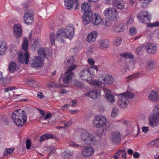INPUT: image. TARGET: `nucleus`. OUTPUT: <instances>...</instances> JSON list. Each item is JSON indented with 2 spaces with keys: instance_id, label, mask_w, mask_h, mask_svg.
<instances>
[{
  "instance_id": "1",
  "label": "nucleus",
  "mask_w": 159,
  "mask_h": 159,
  "mask_svg": "<svg viewBox=\"0 0 159 159\" xmlns=\"http://www.w3.org/2000/svg\"><path fill=\"white\" fill-rule=\"evenodd\" d=\"M82 11L84 12L82 16L83 22L85 25L89 23L91 21L96 25H98L102 21L101 16L98 13L92 14L90 11V4L87 2L83 3L81 6Z\"/></svg>"
},
{
  "instance_id": "2",
  "label": "nucleus",
  "mask_w": 159,
  "mask_h": 159,
  "mask_svg": "<svg viewBox=\"0 0 159 159\" xmlns=\"http://www.w3.org/2000/svg\"><path fill=\"white\" fill-rule=\"evenodd\" d=\"M11 118L14 124L18 127H22L26 122L27 117L26 112L21 109L14 111Z\"/></svg>"
},
{
  "instance_id": "3",
  "label": "nucleus",
  "mask_w": 159,
  "mask_h": 159,
  "mask_svg": "<svg viewBox=\"0 0 159 159\" xmlns=\"http://www.w3.org/2000/svg\"><path fill=\"white\" fill-rule=\"evenodd\" d=\"M75 62V60L72 56L70 59L67 61V62L69 64L70 63L71 65L68 67L66 71L65 72L64 77L62 79L63 83L65 84L68 83L70 82L72 79L74 75V73L73 71L76 68V66L75 65H72Z\"/></svg>"
},
{
  "instance_id": "4",
  "label": "nucleus",
  "mask_w": 159,
  "mask_h": 159,
  "mask_svg": "<svg viewBox=\"0 0 159 159\" xmlns=\"http://www.w3.org/2000/svg\"><path fill=\"white\" fill-rule=\"evenodd\" d=\"M22 48L25 51L24 57L22 53H20L18 55V60L20 63L23 64L25 62V64L27 65L29 63V54L28 52V41L27 38H25L23 39Z\"/></svg>"
},
{
  "instance_id": "5",
  "label": "nucleus",
  "mask_w": 159,
  "mask_h": 159,
  "mask_svg": "<svg viewBox=\"0 0 159 159\" xmlns=\"http://www.w3.org/2000/svg\"><path fill=\"white\" fill-rule=\"evenodd\" d=\"M74 29L72 25H69L66 26L63 29V30H59L57 33L56 37L62 39V37L64 34L66 37L70 39H71L74 35Z\"/></svg>"
},
{
  "instance_id": "6",
  "label": "nucleus",
  "mask_w": 159,
  "mask_h": 159,
  "mask_svg": "<svg viewBox=\"0 0 159 159\" xmlns=\"http://www.w3.org/2000/svg\"><path fill=\"white\" fill-rule=\"evenodd\" d=\"M102 80L99 81L94 80L92 82L94 85L101 86L102 84H111L113 82L114 80L112 76L107 73H104L101 75Z\"/></svg>"
},
{
  "instance_id": "7",
  "label": "nucleus",
  "mask_w": 159,
  "mask_h": 159,
  "mask_svg": "<svg viewBox=\"0 0 159 159\" xmlns=\"http://www.w3.org/2000/svg\"><path fill=\"white\" fill-rule=\"evenodd\" d=\"M104 16L108 19L111 21H115L119 17L118 12L114 8L106 9L103 12Z\"/></svg>"
},
{
  "instance_id": "8",
  "label": "nucleus",
  "mask_w": 159,
  "mask_h": 159,
  "mask_svg": "<svg viewBox=\"0 0 159 159\" xmlns=\"http://www.w3.org/2000/svg\"><path fill=\"white\" fill-rule=\"evenodd\" d=\"M151 17L148 11L143 10L139 12L137 15L138 20L143 23H147L150 22Z\"/></svg>"
},
{
  "instance_id": "9",
  "label": "nucleus",
  "mask_w": 159,
  "mask_h": 159,
  "mask_svg": "<svg viewBox=\"0 0 159 159\" xmlns=\"http://www.w3.org/2000/svg\"><path fill=\"white\" fill-rule=\"evenodd\" d=\"M106 122L107 119L105 117L98 115L95 117L92 123L94 127L99 128L103 126Z\"/></svg>"
},
{
  "instance_id": "10",
  "label": "nucleus",
  "mask_w": 159,
  "mask_h": 159,
  "mask_svg": "<svg viewBox=\"0 0 159 159\" xmlns=\"http://www.w3.org/2000/svg\"><path fill=\"white\" fill-rule=\"evenodd\" d=\"M24 23L27 25L32 24L34 21V11L31 9L28 10L23 16Z\"/></svg>"
},
{
  "instance_id": "11",
  "label": "nucleus",
  "mask_w": 159,
  "mask_h": 159,
  "mask_svg": "<svg viewBox=\"0 0 159 159\" xmlns=\"http://www.w3.org/2000/svg\"><path fill=\"white\" fill-rule=\"evenodd\" d=\"M80 78L83 80H86L87 81L93 78L94 75L91 72L89 69H85L81 71L79 74Z\"/></svg>"
},
{
  "instance_id": "12",
  "label": "nucleus",
  "mask_w": 159,
  "mask_h": 159,
  "mask_svg": "<svg viewBox=\"0 0 159 159\" xmlns=\"http://www.w3.org/2000/svg\"><path fill=\"white\" fill-rule=\"evenodd\" d=\"M81 137L83 142L87 144H92L95 140L94 136L87 132L82 133Z\"/></svg>"
},
{
  "instance_id": "13",
  "label": "nucleus",
  "mask_w": 159,
  "mask_h": 159,
  "mask_svg": "<svg viewBox=\"0 0 159 159\" xmlns=\"http://www.w3.org/2000/svg\"><path fill=\"white\" fill-rule=\"evenodd\" d=\"M119 96H120L119 97L117 102L118 104L122 108H125L128 104L129 99L127 98L126 96H125L122 94H119Z\"/></svg>"
},
{
  "instance_id": "14",
  "label": "nucleus",
  "mask_w": 159,
  "mask_h": 159,
  "mask_svg": "<svg viewBox=\"0 0 159 159\" xmlns=\"http://www.w3.org/2000/svg\"><path fill=\"white\" fill-rule=\"evenodd\" d=\"M100 91L98 89H92L84 94L85 97H89L94 99H96L98 97L100 96Z\"/></svg>"
},
{
  "instance_id": "15",
  "label": "nucleus",
  "mask_w": 159,
  "mask_h": 159,
  "mask_svg": "<svg viewBox=\"0 0 159 159\" xmlns=\"http://www.w3.org/2000/svg\"><path fill=\"white\" fill-rule=\"evenodd\" d=\"M64 1L65 6L68 9H71L73 7L75 2L76 4L75 9L77 10L78 9L79 2L78 0H64Z\"/></svg>"
},
{
  "instance_id": "16",
  "label": "nucleus",
  "mask_w": 159,
  "mask_h": 159,
  "mask_svg": "<svg viewBox=\"0 0 159 159\" xmlns=\"http://www.w3.org/2000/svg\"><path fill=\"white\" fill-rule=\"evenodd\" d=\"M121 135L119 131H114L111 134V139L114 143L117 144L120 141Z\"/></svg>"
},
{
  "instance_id": "17",
  "label": "nucleus",
  "mask_w": 159,
  "mask_h": 159,
  "mask_svg": "<svg viewBox=\"0 0 159 159\" xmlns=\"http://www.w3.org/2000/svg\"><path fill=\"white\" fill-rule=\"evenodd\" d=\"M94 149L90 146H85L82 149V154L85 157H89L93 154Z\"/></svg>"
},
{
  "instance_id": "18",
  "label": "nucleus",
  "mask_w": 159,
  "mask_h": 159,
  "mask_svg": "<svg viewBox=\"0 0 159 159\" xmlns=\"http://www.w3.org/2000/svg\"><path fill=\"white\" fill-rule=\"evenodd\" d=\"M145 48L148 53L152 54L156 52L157 48L155 44L149 43L145 46Z\"/></svg>"
},
{
  "instance_id": "19",
  "label": "nucleus",
  "mask_w": 159,
  "mask_h": 159,
  "mask_svg": "<svg viewBox=\"0 0 159 159\" xmlns=\"http://www.w3.org/2000/svg\"><path fill=\"white\" fill-rule=\"evenodd\" d=\"M14 34L16 38H20L22 36V28L20 25L15 24L14 25Z\"/></svg>"
},
{
  "instance_id": "20",
  "label": "nucleus",
  "mask_w": 159,
  "mask_h": 159,
  "mask_svg": "<svg viewBox=\"0 0 159 159\" xmlns=\"http://www.w3.org/2000/svg\"><path fill=\"white\" fill-rule=\"evenodd\" d=\"M125 6V3L122 0H115L114 1L113 6L116 9L121 10L124 8Z\"/></svg>"
},
{
  "instance_id": "21",
  "label": "nucleus",
  "mask_w": 159,
  "mask_h": 159,
  "mask_svg": "<svg viewBox=\"0 0 159 159\" xmlns=\"http://www.w3.org/2000/svg\"><path fill=\"white\" fill-rule=\"evenodd\" d=\"M149 100L154 102H157L159 100V96L158 92L155 90H152L148 95Z\"/></svg>"
},
{
  "instance_id": "22",
  "label": "nucleus",
  "mask_w": 159,
  "mask_h": 159,
  "mask_svg": "<svg viewBox=\"0 0 159 159\" xmlns=\"http://www.w3.org/2000/svg\"><path fill=\"white\" fill-rule=\"evenodd\" d=\"M33 62L31 64L33 67H35L41 66L43 65V60L41 58L35 56L33 60Z\"/></svg>"
},
{
  "instance_id": "23",
  "label": "nucleus",
  "mask_w": 159,
  "mask_h": 159,
  "mask_svg": "<svg viewBox=\"0 0 159 159\" xmlns=\"http://www.w3.org/2000/svg\"><path fill=\"white\" fill-rule=\"evenodd\" d=\"M54 139L56 140L58 139V138L56 136H54L52 134H45L42 135L40 138L39 141L41 143L44 140L49 139Z\"/></svg>"
},
{
  "instance_id": "24",
  "label": "nucleus",
  "mask_w": 159,
  "mask_h": 159,
  "mask_svg": "<svg viewBox=\"0 0 159 159\" xmlns=\"http://www.w3.org/2000/svg\"><path fill=\"white\" fill-rule=\"evenodd\" d=\"M97 37V33L95 31H93L89 33L87 36L86 40L87 42L91 43L95 41Z\"/></svg>"
},
{
  "instance_id": "25",
  "label": "nucleus",
  "mask_w": 159,
  "mask_h": 159,
  "mask_svg": "<svg viewBox=\"0 0 159 159\" xmlns=\"http://www.w3.org/2000/svg\"><path fill=\"white\" fill-rule=\"evenodd\" d=\"M149 124L153 127L158 126L159 123V118L152 116L149 119Z\"/></svg>"
},
{
  "instance_id": "26",
  "label": "nucleus",
  "mask_w": 159,
  "mask_h": 159,
  "mask_svg": "<svg viewBox=\"0 0 159 159\" xmlns=\"http://www.w3.org/2000/svg\"><path fill=\"white\" fill-rule=\"evenodd\" d=\"M7 49V46L6 42L3 41H0V55H3Z\"/></svg>"
},
{
  "instance_id": "27",
  "label": "nucleus",
  "mask_w": 159,
  "mask_h": 159,
  "mask_svg": "<svg viewBox=\"0 0 159 159\" xmlns=\"http://www.w3.org/2000/svg\"><path fill=\"white\" fill-rule=\"evenodd\" d=\"M109 42L106 40H102L99 42V47L102 49H106L109 46Z\"/></svg>"
},
{
  "instance_id": "28",
  "label": "nucleus",
  "mask_w": 159,
  "mask_h": 159,
  "mask_svg": "<svg viewBox=\"0 0 159 159\" xmlns=\"http://www.w3.org/2000/svg\"><path fill=\"white\" fill-rule=\"evenodd\" d=\"M47 48H40L38 51V56L40 58H45L46 57V53L47 52Z\"/></svg>"
},
{
  "instance_id": "29",
  "label": "nucleus",
  "mask_w": 159,
  "mask_h": 159,
  "mask_svg": "<svg viewBox=\"0 0 159 159\" xmlns=\"http://www.w3.org/2000/svg\"><path fill=\"white\" fill-rule=\"evenodd\" d=\"M72 155V152L68 149L66 150L62 154L63 159H70Z\"/></svg>"
},
{
  "instance_id": "30",
  "label": "nucleus",
  "mask_w": 159,
  "mask_h": 159,
  "mask_svg": "<svg viewBox=\"0 0 159 159\" xmlns=\"http://www.w3.org/2000/svg\"><path fill=\"white\" fill-rule=\"evenodd\" d=\"M114 29L116 32H122L125 29V26L123 24L121 23L118 25H116L114 28Z\"/></svg>"
},
{
  "instance_id": "31",
  "label": "nucleus",
  "mask_w": 159,
  "mask_h": 159,
  "mask_svg": "<svg viewBox=\"0 0 159 159\" xmlns=\"http://www.w3.org/2000/svg\"><path fill=\"white\" fill-rule=\"evenodd\" d=\"M152 116L159 118V106H155L152 111Z\"/></svg>"
},
{
  "instance_id": "32",
  "label": "nucleus",
  "mask_w": 159,
  "mask_h": 159,
  "mask_svg": "<svg viewBox=\"0 0 159 159\" xmlns=\"http://www.w3.org/2000/svg\"><path fill=\"white\" fill-rule=\"evenodd\" d=\"M73 84L75 86L80 89H82L84 87V84L83 82L77 80H74Z\"/></svg>"
},
{
  "instance_id": "33",
  "label": "nucleus",
  "mask_w": 159,
  "mask_h": 159,
  "mask_svg": "<svg viewBox=\"0 0 159 159\" xmlns=\"http://www.w3.org/2000/svg\"><path fill=\"white\" fill-rule=\"evenodd\" d=\"M105 97L107 100L110 101L112 103L115 102L114 96L109 93H107L105 94Z\"/></svg>"
},
{
  "instance_id": "34",
  "label": "nucleus",
  "mask_w": 159,
  "mask_h": 159,
  "mask_svg": "<svg viewBox=\"0 0 159 159\" xmlns=\"http://www.w3.org/2000/svg\"><path fill=\"white\" fill-rule=\"evenodd\" d=\"M17 65L16 63L14 61H11L9 63L8 69L11 72H13L16 68Z\"/></svg>"
},
{
  "instance_id": "35",
  "label": "nucleus",
  "mask_w": 159,
  "mask_h": 159,
  "mask_svg": "<svg viewBox=\"0 0 159 159\" xmlns=\"http://www.w3.org/2000/svg\"><path fill=\"white\" fill-rule=\"evenodd\" d=\"M120 56L125 59H132L134 57L133 55L130 53H128L127 52H124L121 53Z\"/></svg>"
},
{
  "instance_id": "36",
  "label": "nucleus",
  "mask_w": 159,
  "mask_h": 159,
  "mask_svg": "<svg viewBox=\"0 0 159 159\" xmlns=\"http://www.w3.org/2000/svg\"><path fill=\"white\" fill-rule=\"evenodd\" d=\"M15 149L12 148H6L4 152L3 155L4 156H8L9 155H11L14 152Z\"/></svg>"
},
{
  "instance_id": "37",
  "label": "nucleus",
  "mask_w": 159,
  "mask_h": 159,
  "mask_svg": "<svg viewBox=\"0 0 159 159\" xmlns=\"http://www.w3.org/2000/svg\"><path fill=\"white\" fill-rule=\"evenodd\" d=\"M125 96H126L127 97V98L129 99V98L132 99L133 98L135 97V95L134 94L130 92L129 91H127L125 93H124L122 94Z\"/></svg>"
},
{
  "instance_id": "38",
  "label": "nucleus",
  "mask_w": 159,
  "mask_h": 159,
  "mask_svg": "<svg viewBox=\"0 0 159 159\" xmlns=\"http://www.w3.org/2000/svg\"><path fill=\"white\" fill-rule=\"evenodd\" d=\"M129 34L131 36L134 35L137 33L136 29L135 27L132 26L129 29Z\"/></svg>"
},
{
  "instance_id": "39",
  "label": "nucleus",
  "mask_w": 159,
  "mask_h": 159,
  "mask_svg": "<svg viewBox=\"0 0 159 159\" xmlns=\"http://www.w3.org/2000/svg\"><path fill=\"white\" fill-rule=\"evenodd\" d=\"M39 47V43L36 40H35L33 43L31 48L33 49H35Z\"/></svg>"
},
{
  "instance_id": "40",
  "label": "nucleus",
  "mask_w": 159,
  "mask_h": 159,
  "mask_svg": "<svg viewBox=\"0 0 159 159\" xmlns=\"http://www.w3.org/2000/svg\"><path fill=\"white\" fill-rule=\"evenodd\" d=\"M114 41L115 43V45L118 46L120 44L122 41V39L120 37H118L115 38Z\"/></svg>"
},
{
  "instance_id": "41",
  "label": "nucleus",
  "mask_w": 159,
  "mask_h": 159,
  "mask_svg": "<svg viewBox=\"0 0 159 159\" xmlns=\"http://www.w3.org/2000/svg\"><path fill=\"white\" fill-rule=\"evenodd\" d=\"M118 109L117 108L115 107L112 109L111 112V116L113 117H115L118 115L117 111Z\"/></svg>"
},
{
  "instance_id": "42",
  "label": "nucleus",
  "mask_w": 159,
  "mask_h": 159,
  "mask_svg": "<svg viewBox=\"0 0 159 159\" xmlns=\"http://www.w3.org/2000/svg\"><path fill=\"white\" fill-rule=\"evenodd\" d=\"M148 65L149 68L153 69L156 67V63L153 61H151L149 62Z\"/></svg>"
},
{
  "instance_id": "43",
  "label": "nucleus",
  "mask_w": 159,
  "mask_h": 159,
  "mask_svg": "<svg viewBox=\"0 0 159 159\" xmlns=\"http://www.w3.org/2000/svg\"><path fill=\"white\" fill-rule=\"evenodd\" d=\"M8 118L6 115H3L1 117V120H2L5 124H7L8 123Z\"/></svg>"
},
{
  "instance_id": "44",
  "label": "nucleus",
  "mask_w": 159,
  "mask_h": 159,
  "mask_svg": "<svg viewBox=\"0 0 159 159\" xmlns=\"http://www.w3.org/2000/svg\"><path fill=\"white\" fill-rule=\"evenodd\" d=\"M138 73H135V74H133L131 75H130V76H129L127 77H126L127 80H126V81L127 82L129 81V80L132 79L133 78H134L136 77H137L138 76Z\"/></svg>"
},
{
  "instance_id": "45",
  "label": "nucleus",
  "mask_w": 159,
  "mask_h": 159,
  "mask_svg": "<svg viewBox=\"0 0 159 159\" xmlns=\"http://www.w3.org/2000/svg\"><path fill=\"white\" fill-rule=\"evenodd\" d=\"M55 34H52L50 35V39L51 40V44L52 45H53L55 44Z\"/></svg>"
},
{
  "instance_id": "46",
  "label": "nucleus",
  "mask_w": 159,
  "mask_h": 159,
  "mask_svg": "<svg viewBox=\"0 0 159 159\" xmlns=\"http://www.w3.org/2000/svg\"><path fill=\"white\" fill-rule=\"evenodd\" d=\"M31 143L30 140L27 139L26 141V148L27 149H30L31 146Z\"/></svg>"
},
{
  "instance_id": "47",
  "label": "nucleus",
  "mask_w": 159,
  "mask_h": 159,
  "mask_svg": "<svg viewBox=\"0 0 159 159\" xmlns=\"http://www.w3.org/2000/svg\"><path fill=\"white\" fill-rule=\"evenodd\" d=\"M64 125L63 127L65 129H67L69 128L71 125V122L70 121L67 122H64Z\"/></svg>"
},
{
  "instance_id": "48",
  "label": "nucleus",
  "mask_w": 159,
  "mask_h": 159,
  "mask_svg": "<svg viewBox=\"0 0 159 159\" xmlns=\"http://www.w3.org/2000/svg\"><path fill=\"white\" fill-rule=\"evenodd\" d=\"M6 79L3 78L2 76V72L1 71H0V84L2 83L4 84L3 83L5 80H6Z\"/></svg>"
},
{
  "instance_id": "49",
  "label": "nucleus",
  "mask_w": 159,
  "mask_h": 159,
  "mask_svg": "<svg viewBox=\"0 0 159 159\" xmlns=\"http://www.w3.org/2000/svg\"><path fill=\"white\" fill-rule=\"evenodd\" d=\"M88 63L91 65H93L94 63V60L92 58H89L88 60Z\"/></svg>"
},
{
  "instance_id": "50",
  "label": "nucleus",
  "mask_w": 159,
  "mask_h": 159,
  "mask_svg": "<svg viewBox=\"0 0 159 159\" xmlns=\"http://www.w3.org/2000/svg\"><path fill=\"white\" fill-rule=\"evenodd\" d=\"M149 130V128L148 127L143 126L142 128V130L143 132L145 133H147Z\"/></svg>"
},
{
  "instance_id": "51",
  "label": "nucleus",
  "mask_w": 159,
  "mask_h": 159,
  "mask_svg": "<svg viewBox=\"0 0 159 159\" xmlns=\"http://www.w3.org/2000/svg\"><path fill=\"white\" fill-rule=\"evenodd\" d=\"M134 21V20L131 17L129 18V19L128 20L127 23V25H128L131 24L133 23Z\"/></svg>"
},
{
  "instance_id": "52",
  "label": "nucleus",
  "mask_w": 159,
  "mask_h": 159,
  "mask_svg": "<svg viewBox=\"0 0 159 159\" xmlns=\"http://www.w3.org/2000/svg\"><path fill=\"white\" fill-rule=\"evenodd\" d=\"M48 149L50 151V152L48 155H50V154L51 153L54 152L55 151V149L54 147H49Z\"/></svg>"
},
{
  "instance_id": "53",
  "label": "nucleus",
  "mask_w": 159,
  "mask_h": 159,
  "mask_svg": "<svg viewBox=\"0 0 159 159\" xmlns=\"http://www.w3.org/2000/svg\"><path fill=\"white\" fill-rule=\"evenodd\" d=\"M48 86L49 87H52L54 88L55 87V83L53 82H50L48 83Z\"/></svg>"
},
{
  "instance_id": "54",
  "label": "nucleus",
  "mask_w": 159,
  "mask_h": 159,
  "mask_svg": "<svg viewBox=\"0 0 159 159\" xmlns=\"http://www.w3.org/2000/svg\"><path fill=\"white\" fill-rule=\"evenodd\" d=\"M142 48L141 46L138 47L135 50L136 53L138 54H139L140 53V52L141 51Z\"/></svg>"
},
{
  "instance_id": "55",
  "label": "nucleus",
  "mask_w": 159,
  "mask_h": 159,
  "mask_svg": "<svg viewBox=\"0 0 159 159\" xmlns=\"http://www.w3.org/2000/svg\"><path fill=\"white\" fill-rule=\"evenodd\" d=\"M37 96L38 98L41 99L43 98L44 97L43 94L41 92H38L37 94Z\"/></svg>"
},
{
  "instance_id": "56",
  "label": "nucleus",
  "mask_w": 159,
  "mask_h": 159,
  "mask_svg": "<svg viewBox=\"0 0 159 159\" xmlns=\"http://www.w3.org/2000/svg\"><path fill=\"white\" fill-rule=\"evenodd\" d=\"M14 89L12 87H9L6 88L5 89V92H9L10 91Z\"/></svg>"
},
{
  "instance_id": "57",
  "label": "nucleus",
  "mask_w": 159,
  "mask_h": 159,
  "mask_svg": "<svg viewBox=\"0 0 159 159\" xmlns=\"http://www.w3.org/2000/svg\"><path fill=\"white\" fill-rule=\"evenodd\" d=\"M52 117V115L51 114L47 113L45 117L44 118V120H46L49 119Z\"/></svg>"
},
{
  "instance_id": "58",
  "label": "nucleus",
  "mask_w": 159,
  "mask_h": 159,
  "mask_svg": "<svg viewBox=\"0 0 159 159\" xmlns=\"http://www.w3.org/2000/svg\"><path fill=\"white\" fill-rule=\"evenodd\" d=\"M158 140L157 139L156 140H154L150 142V144L151 145H153L155 144H157L158 142Z\"/></svg>"
},
{
  "instance_id": "59",
  "label": "nucleus",
  "mask_w": 159,
  "mask_h": 159,
  "mask_svg": "<svg viewBox=\"0 0 159 159\" xmlns=\"http://www.w3.org/2000/svg\"><path fill=\"white\" fill-rule=\"evenodd\" d=\"M126 152L125 150H124V151H123L121 157L122 158L125 159H126Z\"/></svg>"
},
{
  "instance_id": "60",
  "label": "nucleus",
  "mask_w": 159,
  "mask_h": 159,
  "mask_svg": "<svg viewBox=\"0 0 159 159\" xmlns=\"http://www.w3.org/2000/svg\"><path fill=\"white\" fill-rule=\"evenodd\" d=\"M55 87H54V88H60L61 87H63V85H62L61 84H58L57 83H55Z\"/></svg>"
},
{
  "instance_id": "61",
  "label": "nucleus",
  "mask_w": 159,
  "mask_h": 159,
  "mask_svg": "<svg viewBox=\"0 0 159 159\" xmlns=\"http://www.w3.org/2000/svg\"><path fill=\"white\" fill-rule=\"evenodd\" d=\"M70 106L69 104H66L62 107L63 110H66L67 108Z\"/></svg>"
},
{
  "instance_id": "62",
  "label": "nucleus",
  "mask_w": 159,
  "mask_h": 159,
  "mask_svg": "<svg viewBox=\"0 0 159 159\" xmlns=\"http://www.w3.org/2000/svg\"><path fill=\"white\" fill-rule=\"evenodd\" d=\"M39 111L41 115L42 116V117H44L45 115V112L40 109H39Z\"/></svg>"
},
{
  "instance_id": "63",
  "label": "nucleus",
  "mask_w": 159,
  "mask_h": 159,
  "mask_svg": "<svg viewBox=\"0 0 159 159\" xmlns=\"http://www.w3.org/2000/svg\"><path fill=\"white\" fill-rule=\"evenodd\" d=\"M77 102L76 100H72L70 103L73 106H76V104Z\"/></svg>"
},
{
  "instance_id": "64",
  "label": "nucleus",
  "mask_w": 159,
  "mask_h": 159,
  "mask_svg": "<svg viewBox=\"0 0 159 159\" xmlns=\"http://www.w3.org/2000/svg\"><path fill=\"white\" fill-rule=\"evenodd\" d=\"M139 153L137 152H134L133 154V157L134 158H137L139 156Z\"/></svg>"
}]
</instances>
